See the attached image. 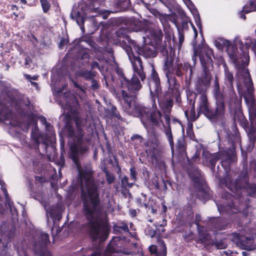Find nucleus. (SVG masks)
Segmentation results:
<instances>
[{
    "label": "nucleus",
    "mask_w": 256,
    "mask_h": 256,
    "mask_svg": "<svg viewBox=\"0 0 256 256\" xmlns=\"http://www.w3.org/2000/svg\"><path fill=\"white\" fill-rule=\"evenodd\" d=\"M130 4V0H117L116 2V7L120 11L126 10Z\"/></svg>",
    "instance_id": "43"
},
{
    "label": "nucleus",
    "mask_w": 256,
    "mask_h": 256,
    "mask_svg": "<svg viewBox=\"0 0 256 256\" xmlns=\"http://www.w3.org/2000/svg\"><path fill=\"white\" fill-rule=\"evenodd\" d=\"M208 241V236L207 234H202L199 235L198 242L202 244H206Z\"/></svg>",
    "instance_id": "61"
},
{
    "label": "nucleus",
    "mask_w": 256,
    "mask_h": 256,
    "mask_svg": "<svg viewBox=\"0 0 256 256\" xmlns=\"http://www.w3.org/2000/svg\"><path fill=\"white\" fill-rule=\"evenodd\" d=\"M136 110L137 114H138L137 117L140 118L142 122L144 120L148 121L152 126H159L162 123L164 126L162 120V114L158 110L156 102L154 104V102L152 101V108L138 106L136 107Z\"/></svg>",
    "instance_id": "9"
},
{
    "label": "nucleus",
    "mask_w": 256,
    "mask_h": 256,
    "mask_svg": "<svg viewBox=\"0 0 256 256\" xmlns=\"http://www.w3.org/2000/svg\"><path fill=\"white\" fill-rule=\"evenodd\" d=\"M103 172H104L108 184H112L115 180V176L113 174L110 172L106 168H104Z\"/></svg>",
    "instance_id": "47"
},
{
    "label": "nucleus",
    "mask_w": 256,
    "mask_h": 256,
    "mask_svg": "<svg viewBox=\"0 0 256 256\" xmlns=\"http://www.w3.org/2000/svg\"><path fill=\"white\" fill-rule=\"evenodd\" d=\"M74 120L76 126V135L78 144H82L84 133L82 130V126L84 122V120L79 116H76Z\"/></svg>",
    "instance_id": "23"
},
{
    "label": "nucleus",
    "mask_w": 256,
    "mask_h": 256,
    "mask_svg": "<svg viewBox=\"0 0 256 256\" xmlns=\"http://www.w3.org/2000/svg\"><path fill=\"white\" fill-rule=\"evenodd\" d=\"M69 42V40L68 38L62 37L61 38L60 42L58 44V48L60 49H63L64 46L66 45Z\"/></svg>",
    "instance_id": "63"
},
{
    "label": "nucleus",
    "mask_w": 256,
    "mask_h": 256,
    "mask_svg": "<svg viewBox=\"0 0 256 256\" xmlns=\"http://www.w3.org/2000/svg\"><path fill=\"white\" fill-rule=\"evenodd\" d=\"M130 181H132V183H134L137 180L138 173L136 170V168L134 166H132L130 170Z\"/></svg>",
    "instance_id": "57"
},
{
    "label": "nucleus",
    "mask_w": 256,
    "mask_h": 256,
    "mask_svg": "<svg viewBox=\"0 0 256 256\" xmlns=\"http://www.w3.org/2000/svg\"><path fill=\"white\" fill-rule=\"evenodd\" d=\"M246 90L244 94V98L246 102H253L255 100L254 94V87L252 78L246 83Z\"/></svg>",
    "instance_id": "22"
},
{
    "label": "nucleus",
    "mask_w": 256,
    "mask_h": 256,
    "mask_svg": "<svg viewBox=\"0 0 256 256\" xmlns=\"http://www.w3.org/2000/svg\"><path fill=\"white\" fill-rule=\"evenodd\" d=\"M226 238L218 239L217 238L212 240V245L214 246L218 249H224L227 246L226 242Z\"/></svg>",
    "instance_id": "42"
},
{
    "label": "nucleus",
    "mask_w": 256,
    "mask_h": 256,
    "mask_svg": "<svg viewBox=\"0 0 256 256\" xmlns=\"http://www.w3.org/2000/svg\"><path fill=\"white\" fill-rule=\"evenodd\" d=\"M20 102V94L18 90H14L7 91L4 100H0V120H9L12 114L10 106L17 108Z\"/></svg>",
    "instance_id": "7"
},
{
    "label": "nucleus",
    "mask_w": 256,
    "mask_h": 256,
    "mask_svg": "<svg viewBox=\"0 0 256 256\" xmlns=\"http://www.w3.org/2000/svg\"><path fill=\"white\" fill-rule=\"evenodd\" d=\"M178 44L175 42V38H173L172 40V48L174 49L175 51V48L176 46H178V48L180 49L182 46V44L183 43L184 40V36L182 30H180L178 28Z\"/></svg>",
    "instance_id": "41"
},
{
    "label": "nucleus",
    "mask_w": 256,
    "mask_h": 256,
    "mask_svg": "<svg viewBox=\"0 0 256 256\" xmlns=\"http://www.w3.org/2000/svg\"><path fill=\"white\" fill-rule=\"evenodd\" d=\"M241 76L246 81L248 78V81H250V75L248 69L245 68H242L238 70Z\"/></svg>",
    "instance_id": "54"
},
{
    "label": "nucleus",
    "mask_w": 256,
    "mask_h": 256,
    "mask_svg": "<svg viewBox=\"0 0 256 256\" xmlns=\"http://www.w3.org/2000/svg\"><path fill=\"white\" fill-rule=\"evenodd\" d=\"M192 108L190 110V114L189 118H188V123L196 121L200 116L202 112L200 111V102H198V108L197 109L198 114H196L195 111V104H192Z\"/></svg>",
    "instance_id": "38"
},
{
    "label": "nucleus",
    "mask_w": 256,
    "mask_h": 256,
    "mask_svg": "<svg viewBox=\"0 0 256 256\" xmlns=\"http://www.w3.org/2000/svg\"><path fill=\"white\" fill-rule=\"evenodd\" d=\"M31 138L35 144H48L46 136L43 134L38 129L35 128L31 132Z\"/></svg>",
    "instance_id": "26"
},
{
    "label": "nucleus",
    "mask_w": 256,
    "mask_h": 256,
    "mask_svg": "<svg viewBox=\"0 0 256 256\" xmlns=\"http://www.w3.org/2000/svg\"><path fill=\"white\" fill-rule=\"evenodd\" d=\"M169 84L168 90L163 94L162 97L158 98V102L163 108L170 111L174 105V100L176 102L180 100V95L179 92L180 84L172 73L166 74Z\"/></svg>",
    "instance_id": "6"
},
{
    "label": "nucleus",
    "mask_w": 256,
    "mask_h": 256,
    "mask_svg": "<svg viewBox=\"0 0 256 256\" xmlns=\"http://www.w3.org/2000/svg\"><path fill=\"white\" fill-rule=\"evenodd\" d=\"M200 46L202 49L206 48H210L209 47H204L202 48L201 46H194V48L195 47ZM194 54L192 56V60H194V63H196V57ZM181 68H182V71L185 72L186 76V78H188L189 79H191L193 76V71L195 69V66L194 65L193 66H191L188 62H184V64L181 63Z\"/></svg>",
    "instance_id": "24"
},
{
    "label": "nucleus",
    "mask_w": 256,
    "mask_h": 256,
    "mask_svg": "<svg viewBox=\"0 0 256 256\" xmlns=\"http://www.w3.org/2000/svg\"><path fill=\"white\" fill-rule=\"evenodd\" d=\"M76 74L78 76L84 78L86 80H91L96 76V72L82 69L78 70Z\"/></svg>",
    "instance_id": "34"
},
{
    "label": "nucleus",
    "mask_w": 256,
    "mask_h": 256,
    "mask_svg": "<svg viewBox=\"0 0 256 256\" xmlns=\"http://www.w3.org/2000/svg\"><path fill=\"white\" fill-rule=\"evenodd\" d=\"M131 140L134 144H141L143 142L144 139L142 137L138 134H134L130 138Z\"/></svg>",
    "instance_id": "60"
},
{
    "label": "nucleus",
    "mask_w": 256,
    "mask_h": 256,
    "mask_svg": "<svg viewBox=\"0 0 256 256\" xmlns=\"http://www.w3.org/2000/svg\"><path fill=\"white\" fill-rule=\"evenodd\" d=\"M186 134L187 136L189 137L190 139H191L192 140H196V137L194 134V132L192 130V122L188 123V128L186 129Z\"/></svg>",
    "instance_id": "53"
},
{
    "label": "nucleus",
    "mask_w": 256,
    "mask_h": 256,
    "mask_svg": "<svg viewBox=\"0 0 256 256\" xmlns=\"http://www.w3.org/2000/svg\"><path fill=\"white\" fill-rule=\"evenodd\" d=\"M148 84L150 90L151 100L154 102L158 98H161L162 86L160 78L158 73L155 70L154 66H152V72L148 78Z\"/></svg>",
    "instance_id": "12"
},
{
    "label": "nucleus",
    "mask_w": 256,
    "mask_h": 256,
    "mask_svg": "<svg viewBox=\"0 0 256 256\" xmlns=\"http://www.w3.org/2000/svg\"><path fill=\"white\" fill-rule=\"evenodd\" d=\"M66 118L67 120L66 122L65 127L68 133V144H77L78 142H77L76 141V131L74 130L70 122V120L72 118L71 116L68 112L66 114Z\"/></svg>",
    "instance_id": "19"
},
{
    "label": "nucleus",
    "mask_w": 256,
    "mask_h": 256,
    "mask_svg": "<svg viewBox=\"0 0 256 256\" xmlns=\"http://www.w3.org/2000/svg\"><path fill=\"white\" fill-rule=\"evenodd\" d=\"M106 112V114L108 116L116 118L120 122H124V118L120 116L118 110L115 106L112 105L110 108L108 109Z\"/></svg>",
    "instance_id": "36"
},
{
    "label": "nucleus",
    "mask_w": 256,
    "mask_h": 256,
    "mask_svg": "<svg viewBox=\"0 0 256 256\" xmlns=\"http://www.w3.org/2000/svg\"><path fill=\"white\" fill-rule=\"evenodd\" d=\"M131 31L128 28L121 27L115 32L113 40L116 45L121 46L126 52L132 64L133 71L137 74L143 82L146 78L142 63L140 55L150 58L156 56V53L148 46H140L130 38Z\"/></svg>",
    "instance_id": "2"
},
{
    "label": "nucleus",
    "mask_w": 256,
    "mask_h": 256,
    "mask_svg": "<svg viewBox=\"0 0 256 256\" xmlns=\"http://www.w3.org/2000/svg\"><path fill=\"white\" fill-rule=\"evenodd\" d=\"M152 188L155 190H159L160 186L158 180V177L156 176L152 179V183L150 184Z\"/></svg>",
    "instance_id": "64"
},
{
    "label": "nucleus",
    "mask_w": 256,
    "mask_h": 256,
    "mask_svg": "<svg viewBox=\"0 0 256 256\" xmlns=\"http://www.w3.org/2000/svg\"><path fill=\"white\" fill-rule=\"evenodd\" d=\"M152 43H154L157 52H160L162 56L166 55L168 52H174L172 46V38L170 34H168L164 36V40L162 42L163 33L162 30H153L150 31L148 36Z\"/></svg>",
    "instance_id": "8"
},
{
    "label": "nucleus",
    "mask_w": 256,
    "mask_h": 256,
    "mask_svg": "<svg viewBox=\"0 0 256 256\" xmlns=\"http://www.w3.org/2000/svg\"><path fill=\"white\" fill-rule=\"evenodd\" d=\"M48 213L54 222L56 220L60 221L62 218V211L60 208L58 206L51 207Z\"/></svg>",
    "instance_id": "31"
},
{
    "label": "nucleus",
    "mask_w": 256,
    "mask_h": 256,
    "mask_svg": "<svg viewBox=\"0 0 256 256\" xmlns=\"http://www.w3.org/2000/svg\"><path fill=\"white\" fill-rule=\"evenodd\" d=\"M228 142L229 144H240L241 138L238 132L231 134L228 135Z\"/></svg>",
    "instance_id": "44"
},
{
    "label": "nucleus",
    "mask_w": 256,
    "mask_h": 256,
    "mask_svg": "<svg viewBox=\"0 0 256 256\" xmlns=\"http://www.w3.org/2000/svg\"><path fill=\"white\" fill-rule=\"evenodd\" d=\"M78 58L80 60H89L90 56L86 50H80L78 51Z\"/></svg>",
    "instance_id": "55"
},
{
    "label": "nucleus",
    "mask_w": 256,
    "mask_h": 256,
    "mask_svg": "<svg viewBox=\"0 0 256 256\" xmlns=\"http://www.w3.org/2000/svg\"><path fill=\"white\" fill-rule=\"evenodd\" d=\"M172 74H174L177 76L182 78L184 72L181 68V63L178 64L172 70Z\"/></svg>",
    "instance_id": "52"
},
{
    "label": "nucleus",
    "mask_w": 256,
    "mask_h": 256,
    "mask_svg": "<svg viewBox=\"0 0 256 256\" xmlns=\"http://www.w3.org/2000/svg\"><path fill=\"white\" fill-rule=\"evenodd\" d=\"M113 230L116 234H131L130 232L128 222L126 220H119L116 223L114 224H113Z\"/></svg>",
    "instance_id": "20"
},
{
    "label": "nucleus",
    "mask_w": 256,
    "mask_h": 256,
    "mask_svg": "<svg viewBox=\"0 0 256 256\" xmlns=\"http://www.w3.org/2000/svg\"><path fill=\"white\" fill-rule=\"evenodd\" d=\"M158 246L160 250H158L157 246L155 245H152L149 247V251L151 254H154L156 256H166V246L163 240L158 241Z\"/></svg>",
    "instance_id": "25"
},
{
    "label": "nucleus",
    "mask_w": 256,
    "mask_h": 256,
    "mask_svg": "<svg viewBox=\"0 0 256 256\" xmlns=\"http://www.w3.org/2000/svg\"><path fill=\"white\" fill-rule=\"evenodd\" d=\"M122 94L124 100L122 107L124 110L130 115L137 116L138 114H137L136 107L142 106L136 103L137 94L128 92L124 90H122Z\"/></svg>",
    "instance_id": "14"
},
{
    "label": "nucleus",
    "mask_w": 256,
    "mask_h": 256,
    "mask_svg": "<svg viewBox=\"0 0 256 256\" xmlns=\"http://www.w3.org/2000/svg\"><path fill=\"white\" fill-rule=\"evenodd\" d=\"M70 16L72 18L76 20V23L80 26L81 28L84 29V22L85 20L84 16L82 14L80 11L72 10L71 12Z\"/></svg>",
    "instance_id": "32"
},
{
    "label": "nucleus",
    "mask_w": 256,
    "mask_h": 256,
    "mask_svg": "<svg viewBox=\"0 0 256 256\" xmlns=\"http://www.w3.org/2000/svg\"><path fill=\"white\" fill-rule=\"evenodd\" d=\"M192 180L194 182V186L196 188H201L202 186L205 184L204 180L202 178V174L196 177H194Z\"/></svg>",
    "instance_id": "46"
},
{
    "label": "nucleus",
    "mask_w": 256,
    "mask_h": 256,
    "mask_svg": "<svg viewBox=\"0 0 256 256\" xmlns=\"http://www.w3.org/2000/svg\"><path fill=\"white\" fill-rule=\"evenodd\" d=\"M183 238L184 240L186 242H188L192 241L194 240V234L190 230L186 231L183 235Z\"/></svg>",
    "instance_id": "50"
},
{
    "label": "nucleus",
    "mask_w": 256,
    "mask_h": 256,
    "mask_svg": "<svg viewBox=\"0 0 256 256\" xmlns=\"http://www.w3.org/2000/svg\"><path fill=\"white\" fill-rule=\"evenodd\" d=\"M194 56H198L202 69V73L194 84V90L200 95L198 102L208 99L207 91L210 86L212 75L210 71L213 69V60L212 56H214V50L211 48L202 49L197 46L194 48Z\"/></svg>",
    "instance_id": "3"
},
{
    "label": "nucleus",
    "mask_w": 256,
    "mask_h": 256,
    "mask_svg": "<svg viewBox=\"0 0 256 256\" xmlns=\"http://www.w3.org/2000/svg\"><path fill=\"white\" fill-rule=\"evenodd\" d=\"M134 76L130 80L126 78H124L121 80V84L123 88H126L128 92L137 94L139 90L142 88V85L136 75L138 76L137 74H135L134 72Z\"/></svg>",
    "instance_id": "15"
},
{
    "label": "nucleus",
    "mask_w": 256,
    "mask_h": 256,
    "mask_svg": "<svg viewBox=\"0 0 256 256\" xmlns=\"http://www.w3.org/2000/svg\"><path fill=\"white\" fill-rule=\"evenodd\" d=\"M220 159H223L221 162V166L223 168L224 171L220 170L219 165L217 166V172L216 176L218 179H220L222 177V174H228L230 170V164L232 162L237 160V158L235 151L232 149H228L224 151H222Z\"/></svg>",
    "instance_id": "11"
},
{
    "label": "nucleus",
    "mask_w": 256,
    "mask_h": 256,
    "mask_svg": "<svg viewBox=\"0 0 256 256\" xmlns=\"http://www.w3.org/2000/svg\"><path fill=\"white\" fill-rule=\"evenodd\" d=\"M78 178L81 182L80 198L82 204V211L87 222L84 228L88 236L92 242L106 240L110 233L108 226L102 224L100 220H94L100 204V193L98 186L92 180L94 171L89 165L76 166Z\"/></svg>",
    "instance_id": "1"
},
{
    "label": "nucleus",
    "mask_w": 256,
    "mask_h": 256,
    "mask_svg": "<svg viewBox=\"0 0 256 256\" xmlns=\"http://www.w3.org/2000/svg\"><path fill=\"white\" fill-rule=\"evenodd\" d=\"M44 12L46 13L50 9V4L48 0H40Z\"/></svg>",
    "instance_id": "56"
},
{
    "label": "nucleus",
    "mask_w": 256,
    "mask_h": 256,
    "mask_svg": "<svg viewBox=\"0 0 256 256\" xmlns=\"http://www.w3.org/2000/svg\"><path fill=\"white\" fill-rule=\"evenodd\" d=\"M213 94L215 99H220L226 100V102L228 104V100L227 97V91L226 93L222 92L220 89L219 80L218 76H215Z\"/></svg>",
    "instance_id": "21"
},
{
    "label": "nucleus",
    "mask_w": 256,
    "mask_h": 256,
    "mask_svg": "<svg viewBox=\"0 0 256 256\" xmlns=\"http://www.w3.org/2000/svg\"><path fill=\"white\" fill-rule=\"evenodd\" d=\"M216 106L212 107L208 100H203L200 102V111L212 123L222 121L225 117L226 100L215 99Z\"/></svg>",
    "instance_id": "5"
},
{
    "label": "nucleus",
    "mask_w": 256,
    "mask_h": 256,
    "mask_svg": "<svg viewBox=\"0 0 256 256\" xmlns=\"http://www.w3.org/2000/svg\"><path fill=\"white\" fill-rule=\"evenodd\" d=\"M201 174V172L200 169L198 168H194L192 170H190L188 173V175L190 178L192 179L194 178V177H196Z\"/></svg>",
    "instance_id": "58"
},
{
    "label": "nucleus",
    "mask_w": 256,
    "mask_h": 256,
    "mask_svg": "<svg viewBox=\"0 0 256 256\" xmlns=\"http://www.w3.org/2000/svg\"><path fill=\"white\" fill-rule=\"evenodd\" d=\"M38 239L34 242V251L38 256H52L48 250L47 245L50 242L49 235L43 232L37 234Z\"/></svg>",
    "instance_id": "13"
},
{
    "label": "nucleus",
    "mask_w": 256,
    "mask_h": 256,
    "mask_svg": "<svg viewBox=\"0 0 256 256\" xmlns=\"http://www.w3.org/2000/svg\"><path fill=\"white\" fill-rule=\"evenodd\" d=\"M224 82L228 88L227 97L228 100V108L230 110H234L239 104V100L234 91L233 82V74L227 67L224 68Z\"/></svg>",
    "instance_id": "10"
},
{
    "label": "nucleus",
    "mask_w": 256,
    "mask_h": 256,
    "mask_svg": "<svg viewBox=\"0 0 256 256\" xmlns=\"http://www.w3.org/2000/svg\"><path fill=\"white\" fill-rule=\"evenodd\" d=\"M68 157L72 160L74 163L78 166L80 164L79 156L83 154L88 150L87 145H70Z\"/></svg>",
    "instance_id": "16"
},
{
    "label": "nucleus",
    "mask_w": 256,
    "mask_h": 256,
    "mask_svg": "<svg viewBox=\"0 0 256 256\" xmlns=\"http://www.w3.org/2000/svg\"><path fill=\"white\" fill-rule=\"evenodd\" d=\"M188 160L190 165H193L194 163H196L197 162L200 160V154L198 153V147L196 148V150L194 152V154L192 156L191 160H189L188 156Z\"/></svg>",
    "instance_id": "51"
},
{
    "label": "nucleus",
    "mask_w": 256,
    "mask_h": 256,
    "mask_svg": "<svg viewBox=\"0 0 256 256\" xmlns=\"http://www.w3.org/2000/svg\"><path fill=\"white\" fill-rule=\"evenodd\" d=\"M164 121H165V124L166 127H167V128L166 130V134L167 136L169 142L170 144H174L173 142V138L172 136L171 132V128H170V118L168 114H164Z\"/></svg>",
    "instance_id": "35"
},
{
    "label": "nucleus",
    "mask_w": 256,
    "mask_h": 256,
    "mask_svg": "<svg viewBox=\"0 0 256 256\" xmlns=\"http://www.w3.org/2000/svg\"><path fill=\"white\" fill-rule=\"evenodd\" d=\"M64 96L66 98L65 107L66 109H69V111L72 114H77L78 112V108L79 106V102L77 98L68 93H64Z\"/></svg>",
    "instance_id": "17"
},
{
    "label": "nucleus",
    "mask_w": 256,
    "mask_h": 256,
    "mask_svg": "<svg viewBox=\"0 0 256 256\" xmlns=\"http://www.w3.org/2000/svg\"><path fill=\"white\" fill-rule=\"evenodd\" d=\"M242 170L234 180L226 182V187L236 194V198L242 196V192H246L248 195L253 196L256 194V183L249 182V176L246 160L243 162Z\"/></svg>",
    "instance_id": "4"
},
{
    "label": "nucleus",
    "mask_w": 256,
    "mask_h": 256,
    "mask_svg": "<svg viewBox=\"0 0 256 256\" xmlns=\"http://www.w3.org/2000/svg\"><path fill=\"white\" fill-rule=\"evenodd\" d=\"M64 146L65 145H60V154L59 158L58 164L60 166H64L65 163V159H64Z\"/></svg>",
    "instance_id": "49"
},
{
    "label": "nucleus",
    "mask_w": 256,
    "mask_h": 256,
    "mask_svg": "<svg viewBox=\"0 0 256 256\" xmlns=\"http://www.w3.org/2000/svg\"><path fill=\"white\" fill-rule=\"evenodd\" d=\"M236 240V242L244 250H248L250 246L251 238L242 236H240L238 234H236L234 238Z\"/></svg>",
    "instance_id": "29"
},
{
    "label": "nucleus",
    "mask_w": 256,
    "mask_h": 256,
    "mask_svg": "<svg viewBox=\"0 0 256 256\" xmlns=\"http://www.w3.org/2000/svg\"><path fill=\"white\" fill-rule=\"evenodd\" d=\"M122 238L120 236H114L108 244L107 249L112 253L116 252V248L118 246V242H120Z\"/></svg>",
    "instance_id": "37"
},
{
    "label": "nucleus",
    "mask_w": 256,
    "mask_h": 256,
    "mask_svg": "<svg viewBox=\"0 0 256 256\" xmlns=\"http://www.w3.org/2000/svg\"><path fill=\"white\" fill-rule=\"evenodd\" d=\"M176 149L180 155L184 156L186 154V145H176Z\"/></svg>",
    "instance_id": "62"
},
{
    "label": "nucleus",
    "mask_w": 256,
    "mask_h": 256,
    "mask_svg": "<svg viewBox=\"0 0 256 256\" xmlns=\"http://www.w3.org/2000/svg\"><path fill=\"white\" fill-rule=\"evenodd\" d=\"M146 152L148 158L152 160H156L160 156L159 150L153 146V145H145Z\"/></svg>",
    "instance_id": "30"
},
{
    "label": "nucleus",
    "mask_w": 256,
    "mask_h": 256,
    "mask_svg": "<svg viewBox=\"0 0 256 256\" xmlns=\"http://www.w3.org/2000/svg\"><path fill=\"white\" fill-rule=\"evenodd\" d=\"M244 11L246 12H251L256 11V0H250L244 6Z\"/></svg>",
    "instance_id": "45"
},
{
    "label": "nucleus",
    "mask_w": 256,
    "mask_h": 256,
    "mask_svg": "<svg viewBox=\"0 0 256 256\" xmlns=\"http://www.w3.org/2000/svg\"><path fill=\"white\" fill-rule=\"evenodd\" d=\"M222 151L217 152L211 154L208 151L204 150L202 156L206 158L208 162V166L211 170L214 172L215 170L216 164L217 162L220 159Z\"/></svg>",
    "instance_id": "18"
},
{
    "label": "nucleus",
    "mask_w": 256,
    "mask_h": 256,
    "mask_svg": "<svg viewBox=\"0 0 256 256\" xmlns=\"http://www.w3.org/2000/svg\"><path fill=\"white\" fill-rule=\"evenodd\" d=\"M198 189L200 192L199 199L204 202L212 198V192L208 186L204 184Z\"/></svg>",
    "instance_id": "28"
},
{
    "label": "nucleus",
    "mask_w": 256,
    "mask_h": 256,
    "mask_svg": "<svg viewBox=\"0 0 256 256\" xmlns=\"http://www.w3.org/2000/svg\"><path fill=\"white\" fill-rule=\"evenodd\" d=\"M174 52H169L166 55L162 56L165 57L163 70L166 74L172 73V70L173 69L174 59L172 56V54H174Z\"/></svg>",
    "instance_id": "27"
},
{
    "label": "nucleus",
    "mask_w": 256,
    "mask_h": 256,
    "mask_svg": "<svg viewBox=\"0 0 256 256\" xmlns=\"http://www.w3.org/2000/svg\"><path fill=\"white\" fill-rule=\"evenodd\" d=\"M222 198L226 200H230V203L228 204V206L234 212L238 210V206L235 204L234 196L228 192H224L222 194Z\"/></svg>",
    "instance_id": "33"
},
{
    "label": "nucleus",
    "mask_w": 256,
    "mask_h": 256,
    "mask_svg": "<svg viewBox=\"0 0 256 256\" xmlns=\"http://www.w3.org/2000/svg\"><path fill=\"white\" fill-rule=\"evenodd\" d=\"M186 92L187 100L188 101L190 104H195L197 96L198 95V93L195 90L194 92L190 88H187Z\"/></svg>",
    "instance_id": "40"
},
{
    "label": "nucleus",
    "mask_w": 256,
    "mask_h": 256,
    "mask_svg": "<svg viewBox=\"0 0 256 256\" xmlns=\"http://www.w3.org/2000/svg\"><path fill=\"white\" fill-rule=\"evenodd\" d=\"M234 120L238 122L240 125L242 127H246L248 124V122L244 116L242 112H238L234 114Z\"/></svg>",
    "instance_id": "39"
},
{
    "label": "nucleus",
    "mask_w": 256,
    "mask_h": 256,
    "mask_svg": "<svg viewBox=\"0 0 256 256\" xmlns=\"http://www.w3.org/2000/svg\"><path fill=\"white\" fill-rule=\"evenodd\" d=\"M214 228L218 230H222L226 228V226L221 224V221L220 219L214 218Z\"/></svg>",
    "instance_id": "59"
},
{
    "label": "nucleus",
    "mask_w": 256,
    "mask_h": 256,
    "mask_svg": "<svg viewBox=\"0 0 256 256\" xmlns=\"http://www.w3.org/2000/svg\"><path fill=\"white\" fill-rule=\"evenodd\" d=\"M134 184L132 183V181L128 182V178L127 176H124L121 179L122 187L124 188H130L134 186Z\"/></svg>",
    "instance_id": "48"
}]
</instances>
